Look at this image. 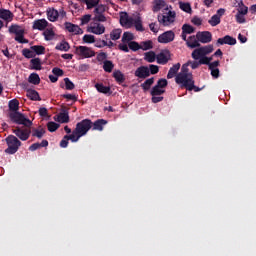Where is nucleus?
<instances>
[{
	"mask_svg": "<svg viewBox=\"0 0 256 256\" xmlns=\"http://www.w3.org/2000/svg\"><path fill=\"white\" fill-rule=\"evenodd\" d=\"M15 41H17L18 43H22V44H26L29 43L28 39H25V32H22L20 34H17L15 36Z\"/></svg>",
	"mask_w": 256,
	"mask_h": 256,
	"instance_id": "52",
	"label": "nucleus"
},
{
	"mask_svg": "<svg viewBox=\"0 0 256 256\" xmlns=\"http://www.w3.org/2000/svg\"><path fill=\"white\" fill-rule=\"evenodd\" d=\"M177 14L175 11H169L167 15H158V22L164 27H169L172 23H175V17Z\"/></svg>",
	"mask_w": 256,
	"mask_h": 256,
	"instance_id": "7",
	"label": "nucleus"
},
{
	"mask_svg": "<svg viewBox=\"0 0 256 256\" xmlns=\"http://www.w3.org/2000/svg\"><path fill=\"white\" fill-rule=\"evenodd\" d=\"M128 47L131 51H139V49H141V44H139V42L136 41H131L128 43Z\"/></svg>",
	"mask_w": 256,
	"mask_h": 256,
	"instance_id": "54",
	"label": "nucleus"
},
{
	"mask_svg": "<svg viewBox=\"0 0 256 256\" xmlns=\"http://www.w3.org/2000/svg\"><path fill=\"white\" fill-rule=\"evenodd\" d=\"M225 9L224 8H219L216 12V14H214L209 20L208 23L209 25H211V27H217V25H219L221 23V18L223 17V15H225Z\"/></svg>",
	"mask_w": 256,
	"mask_h": 256,
	"instance_id": "10",
	"label": "nucleus"
},
{
	"mask_svg": "<svg viewBox=\"0 0 256 256\" xmlns=\"http://www.w3.org/2000/svg\"><path fill=\"white\" fill-rule=\"evenodd\" d=\"M28 81L32 85H39V83H41V78L39 77V74L31 73L29 78H28Z\"/></svg>",
	"mask_w": 256,
	"mask_h": 256,
	"instance_id": "37",
	"label": "nucleus"
},
{
	"mask_svg": "<svg viewBox=\"0 0 256 256\" xmlns=\"http://www.w3.org/2000/svg\"><path fill=\"white\" fill-rule=\"evenodd\" d=\"M52 73L53 75H55L56 77H63V75H65V72L63 71V69L59 68V67H54L52 69Z\"/></svg>",
	"mask_w": 256,
	"mask_h": 256,
	"instance_id": "60",
	"label": "nucleus"
},
{
	"mask_svg": "<svg viewBox=\"0 0 256 256\" xmlns=\"http://www.w3.org/2000/svg\"><path fill=\"white\" fill-rule=\"evenodd\" d=\"M172 41H175V32L172 30L166 31L158 36V43H171Z\"/></svg>",
	"mask_w": 256,
	"mask_h": 256,
	"instance_id": "11",
	"label": "nucleus"
},
{
	"mask_svg": "<svg viewBox=\"0 0 256 256\" xmlns=\"http://www.w3.org/2000/svg\"><path fill=\"white\" fill-rule=\"evenodd\" d=\"M46 131L44 128L34 129L32 132V137H37V139H43V135H45Z\"/></svg>",
	"mask_w": 256,
	"mask_h": 256,
	"instance_id": "49",
	"label": "nucleus"
},
{
	"mask_svg": "<svg viewBox=\"0 0 256 256\" xmlns=\"http://www.w3.org/2000/svg\"><path fill=\"white\" fill-rule=\"evenodd\" d=\"M30 69L34 71H41L43 66H41V59L40 58H33L30 60Z\"/></svg>",
	"mask_w": 256,
	"mask_h": 256,
	"instance_id": "26",
	"label": "nucleus"
},
{
	"mask_svg": "<svg viewBox=\"0 0 256 256\" xmlns=\"http://www.w3.org/2000/svg\"><path fill=\"white\" fill-rule=\"evenodd\" d=\"M8 117L12 123L16 125H24V127H31L33 122L25 117L21 112H9Z\"/></svg>",
	"mask_w": 256,
	"mask_h": 256,
	"instance_id": "2",
	"label": "nucleus"
},
{
	"mask_svg": "<svg viewBox=\"0 0 256 256\" xmlns=\"http://www.w3.org/2000/svg\"><path fill=\"white\" fill-rule=\"evenodd\" d=\"M181 69V63L174 64L168 71L167 79H173V77L177 76L179 70Z\"/></svg>",
	"mask_w": 256,
	"mask_h": 256,
	"instance_id": "23",
	"label": "nucleus"
},
{
	"mask_svg": "<svg viewBox=\"0 0 256 256\" xmlns=\"http://www.w3.org/2000/svg\"><path fill=\"white\" fill-rule=\"evenodd\" d=\"M179 7L185 13H192V11H193V9L191 8V4L190 3L179 2Z\"/></svg>",
	"mask_w": 256,
	"mask_h": 256,
	"instance_id": "47",
	"label": "nucleus"
},
{
	"mask_svg": "<svg viewBox=\"0 0 256 256\" xmlns=\"http://www.w3.org/2000/svg\"><path fill=\"white\" fill-rule=\"evenodd\" d=\"M196 38L198 39L199 43L207 44L213 41V34L209 31H199L196 33Z\"/></svg>",
	"mask_w": 256,
	"mask_h": 256,
	"instance_id": "13",
	"label": "nucleus"
},
{
	"mask_svg": "<svg viewBox=\"0 0 256 256\" xmlns=\"http://www.w3.org/2000/svg\"><path fill=\"white\" fill-rule=\"evenodd\" d=\"M133 25L136 31H145V29L143 28V21L141 20V17H137L136 19H134Z\"/></svg>",
	"mask_w": 256,
	"mask_h": 256,
	"instance_id": "44",
	"label": "nucleus"
},
{
	"mask_svg": "<svg viewBox=\"0 0 256 256\" xmlns=\"http://www.w3.org/2000/svg\"><path fill=\"white\" fill-rule=\"evenodd\" d=\"M96 59L99 63H103V61L104 62L107 61V53L105 52L98 53Z\"/></svg>",
	"mask_w": 256,
	"mask_h": 256,
	"instance_id": "62",
	"label": "nucleus"
},
{
	"mask_svg": "<svg viewBox=\"0 0 256 256\" xmlns=\"http://www.w3.org/2000/svg\"><path fill=\"white\" fill-rule=\"evenodd\" d=\"M94 15H103L105 13V11H107V6L103 5V4H97L96 6H94Z\"/></svg>",
	"mask_w": 256,
	"mask_h": 256,
	"instance_id": "41",
	"label": "nucleus"
},
{
	"mask_svg": "<svg viewBox=\"0 0 256 256\" xmlns=\"http://www.w3.org/2000/svg\"><path fill=\"white\" fill-rule=\"evenodd\" d=\"M121 33H123V30L121 29H113L110 32V38L112 39V41H118V39H121Z\"/></svg>",
	"mask_w": 256,
	"mask_h": 256,
	"instance_id": "40",
	"label": "nucleus"
},
{
	"mask_svg": "<svg viewBox=\"0 0 256 256\" xmlns=\"http://www.w3.org/2000/svg\"><path fill=\"white\" fill-rule=\"evenodd\" d=\"M26 96L31 101H41V96H39V92H37V90L28 89L26 91Z\"/></svg>",
	"mask_w": 256,
	"mask_h": 256,
	"instance_id": "25",
	"label": "nucleus"
},
{
	"mask_svg": "<svg viewBox=\"0 0 256 256\" xmlns=\"http://www.w3.org/2000/svg\"><path fill=\"white\" fill-rule=\"evenodd\" d=\"M10 113H15L19 111V100L12 99L8 103Z\"/></svg>",
	"mask_w": 256,
	"mask_h": 256,
	"instance_id": "27",
	"label": "nucleus"
},
{
	"mask_svg": "<svg viewBox=\"0 0 256 256\" xmlns=\"http://www.w3.org/2000/svg\"><path fill=\"white\" fill-rule=\"evenodd\" d=\"M22 55L26 59H33V57H35V52H33V50L25 48V49L22 50Z\"/></svg>",
	"mask_w": 256,
	"mask_h": 256,
	"instance_id": "50",
	"label": "nucleus"
},
{
	"mask_svg": "<svg viewBox=\"0 0 256 256\" xmlns=\"http://www.w3.org/2000/svg\"><path fill=\"white\" fill-rule=\"evenodd\" d=\"M186 46L189 49H197L201 47V43L199 42V39H197V35L189 36L188 40H186Z\"/></svg>",
	"mask_w": 256,
	"mask_h": 256,
	"instance_id": "17",
	"label": "nucleus"
},
{
	"mask_svg": "<svg viewBox=\"0 0 256 256\" xmlns=\"http://www.w3.org/2000/svg\"><path fill=\"white\" fill-rule=\"evenodd\" d=\"M148 69L150 71V75H157V73H159V66L157 65L150 64Z\"/></svg>",
	"mask_w": 256,
	"mask_h": 256,
	"instance_id": "63",
	"label": "nucleus"
},
{
	"mask_svg": "<svg viewBox=\"0 0 256 256\" xmlns=\"http://www.w3.org/2000/svg\"><path fill=\"white\" fill-rule=\"evenodd\" d=\"M144 61H147V63H155V61H157V54L153 51L144 53Z\"/></svg>",
	"mask_w": 256,
	"mask_h": 256,
	"instance_id": "28",
	"label": "nucleus"
},
{
	"mask_svg": "<svg viewBox=\"0 0 256 256\" xmlns=\"http://www.w3.org/2000/svg\"><path fill=\"white\" fill-rule=\"evenodd\" d=\"M14 135L20 139V141H27L29 137H31V130L29 128L24 127H15V129L12 130Z\"/></svg>",
	"mask_w": 256,
	"mask_h": 256,
	"instance_id": "8",
	"label": "nucleus"
},
{
	"mask_svg": "<svg viewBox=\"0 0 256 256\" xmlns=\"http://www.w3.org/2000/svg\"><path fill=\"white\" fill-rule=\"evenodd\" d=\"M58 123H69V112H60L58 115Z\"/></svg>",
	"mask_w": 256,
	"mask_h": 256,
	"instance_id": "43",
	"label": "nucleus"
},
{
	"mask_svg": "<svg viewBox=\"0 0 256 256\" xmlns=\"http://www.w3.org/2000/svg\"><path fill=\"white\" fill-rule=\"evenodd\" d=\"M171 59V52L169 50H163L156 55V61L158 65H167Z\"/></svg>",
	"mask_w": 256,
	"mask_h": 256,
	"instance_id": "12",
	"label": "nucleus"
},
{
	"mask_svg": "<svg viewBox=\"0 0 256 256\" xmlns=\"http://www.w3.org/2000/svg\"><path fill=\"white\" fill-rule=\"evenodd\" d=\"M83 3L86 4L87 9H93L94 7H97L99 5L101 0H82Z\"/></svg>",
	"mask_w": 256,
	"mask_h": 256,
	"instance_id": "48",
	"label": "nucleus"
},
{
	"mask_svg": "<svg viewBox=\"0 0 256 256\" xmlns=\"http://www.w3.org/2000/svg\"><path fill=\"white\" fill-rule=\"evenodd\" d=\"M114 68H115V65L111 60H105L103 62V69L106 73H111Z\"/></svg>",
	"mask_w": 256,
	"mask_h": 256,
	"instance_id": "39",
	"label": "nucleus"
},
{
	"mask_svg": "<svg viewBox=\"0 0 256 256\" xmlns=\"http://www.w3.org/2000/svg\"><path fill=\"white\" fill-rule=\"evenodd\" d=\"M165 7H167V2H165V0H154L152 11L154 13H159V11H161V9H165Z\"/></svg>",
	"mask_w": 256,
	"mask_h": 256,
	"instance_id": "21",
	"label": "nucleus"
},
{
	"mask_svg": "<svg viewBox=\"0 0 256 256\" xmlns=\"http://www.w3.org/2000/svg\"><path fill=\"white\" fill-rule=\"evenodd\" d=\"M64 83H65V89L67 91H73V89H75V84L71 81V79L64 78Z\"/></svg>",
	"mask_w": 256,
	"mask_h": 256,
	"instance_id": "53",
	"label": "nucleus"
},
{
	"mask_svg": "<svg viewBox=\"0 0 256 256\" xmlns=\"http://www.w3.org/2000/svg\"><path fill=\"white\" fill-rule=\"evenodd\" d=\"M95 88L99 93H103L104 95H107V93H111V88L109 86H105L103 84H95Z\"/></svg>",
	"mask_w": 256,
	"mask_h": 256,
	"instance_id": "32",
	"label": "nucleus"
},
{
	"mask_svg": "<svg viewBox=\"0 0 256 256\" xmlns=\"http://www.w3.org/2000/svg\"><path fill=\"white\" fill-rule=\"evenodd\" d=\"M9 33H13L14 35H20L21 33H25V30L21 28V26L14 24L9 27Z\"/></svg>",
	"mask_w": 256,
	"mask_h": 256,
	"instance_id": "33",
	"label": "nucleus"
},
{
	"mask_svg": "<svg viewBox=\"0 0 256 256\" xmlns=\"http://www.w3.org/2000/svg\"><path fill=\"white\" fill-rule=\"evenodd\" d=\"M31 51L36 55H45V46L42 45H34L30 47Z\"/></svg>",
	"mask_w": 256,
	"mask_h": 256,
	"instance_id": "35",
	"label": "nucleus"
},
{
	"mask_svg": "<svg viewBox=\"0 0 256 256\" xmlns=\"http://www.w3.org/2000/svg\"><path fill=\"white\" fill-rule=\"evenodd\" d=\"M93 128V121L90 119H84L76 124V133L80 134L82 137H85L86 133H89Z\"/></svg>",
	"mask_w": 256,
	"mask_h": 256,
	"instance_id": "5",
	"label": "nucleus"
},
{
	"mask_svg": "<svg viewBox=\"0 0 256 256\" xmlns=\"http://www.w3.org/2000/svg\"><path fill=\"white\" fill-rule=\"evenodd\" d=\"M167 85H168V82H167V79L165 78L159 79L156 84V86L159 87L160 89H165Z\"/></svg>",
	"mask_w": 256,
	"mask_h": 256,
	"instance_id": "61",
	"label": "nucleus"
},
{
	"mask_svg": "<svg viewBox=\"0 0 256 256\" xmlns=\"http://www.w3.org/2000/svg\"><path fill=\"white\" fill-rule=\"evenodd\" d=\"M81 137L83 136L81 134H78L76 129L73 130L72 134L67 135L68 141H71L72 143H77V141H79Z\"/></svg>",
	"mask_w": 256,
	"mask_h": 256,
	"instance_id": "34",
	"label": "nucleus"
},
{
	"mask_svg": "<svg viewBox=\"0 0 256 256\" xmlns=\"http://www.w3.org/2000/svg\"><path fill=\"white\" fill-rule=\"evenodd\" d=\"M56 51H69L71 46L67 41H62L55 46Z\"/></svg>",
	"mask_w": 256,
	"mask_h": 256,
	"instance_id": "30",
	"label": "nucleus"
},
{
	"mask_svg": "<svg viewBox=\"0 0 256 256\" xmlns=\"http://www.w3.org/2000/svg\"><path fill=\"white\" fill-rule=\"evenodd\" d=\"M190 63L191 60L182 65L181 71L175 77V81L177 85H180L181 89H186V91H194L195 93H199V91H201V88L195 86L193 73L189 72Z\"/></svg>",
	"mask_w": 256,
	"mask_h": 256,
	"instance_id": "1",
	"label": "nucleus"
},
{
	"mask_svg": "<svg viewBox=\"0 0 256 256\" xmlns=\"http://www.w3.org/2000/svg\"><path fill=\"white\" fill-rule=\"evenodd\" d=\"M47 17L52 23H55V21L59 19V11H57L55 8H49L47 10Z\"/></svg>",
	"mask_w": 256,
	"mask_h": 256,
	"instance_id": "24",
	"label": "nucleus"
},
{
	"mask_svg": "<svg viewBox=\"0 0 256 256\" xmlns=\"http://www.w3.org/2000/svg\"><path fill=\"white\" fill-rule=\"evenodd\" d=\"M134 18L129 17V14L127 12H121L120 14V25L122 27H125L126 29H131V26L133 25Z\"/></svg>",
	"mask_w": 256,
	"mask_h": 256,
	"instance_id": "14",
	"label": "nucleus"
},
{
	"mask_svg": "<svg viewBox=\"0 0 256 256\" xmlns=\"http://www.w3.org/2000/svg\"><path fill=\"white\" fill-rule=\"evenodd\" d=\"M218 45H237V39L233 36L226 35L223 38L217 40Z\"/></svg>",
	"mask_w": 256,
	"mask_h": 256,
	"instance_id": "18",
	"label": "nucleus"
},
{
	"mask_svg": "<svg viewBox=\"0 0 256 256\" xmlns=\"http://www.w3.org/2000/svg\"><path fill=\"white\" fill-rule=\"evenodd\" d=\"M64 26L69 33H74V35H83V29H81V27L76 24H73L71 22H65Z\"/></svg>",
	"mask_w": 256,
	"mask_h": 256,
	"instance_id": "16",
	"label": "nucleus"
},
{
	"mask_svg": "<svg viewBox=\"0 0 256 256\" xmlns=\"http://www.w3.org/2000/svg\"><path fill=\"white\" fill-rule=\"evenodd\" d=\"M237 7H238V12H240V13H249V7H247L245 5V3H243V0H240Z\"/></svg>",
	"mask_w": 256,
	"mask_h": 256,
	"instance_id": "55",
	"label": "nucleus"
},
{
	"mask_svg": "<svg viewBox=\"0 0 256 256\" xmlns=\"http://www.w3.org/2000/svg\"><path fill=\"white\" fill-rule=\"evenodd\" d=\"M214 48L212 44L206 45V46H199L198 48L194 49L191 57L195 61H199L201 57H207L210 53H213Z\"/></svg>",
	"mask_w": 256,
	"mask_h": 256,
	"instance_id": "4",
	"label": "nucleus"
},
{
	"mask_svg": "<svg viewBox=\"0 0 256 256\" xmlns=\"http://www.w3.org/2000/svg\"><path fill=\"white\" fill-rule=\"evenodd\" d=\"M47 128L50 133H55V131H57V129H59V124H57L55 122H48Z\"/></svg>",
	"mask_w": 256,
	"mask_h": 256,
	"instance_id": "56",
	"label": "nucleus"
},
{
	"mask_svg": "<svg viewBox=\"0 0 256 256\" xmlns=\"http://www.w3.org/2000/svg\"><path fill=\"white\" fill-rule=\"evenodd\" d=\"M75 54L81 57L82 59H91L95 57V52L87 46H78L75 48Z\"/></svg>",
	"mask_w": 256,
	"mask_h": 256,
	"instance_id": "6",
	"label": "nucleus"
},
{
	"mask_svg": "<svg viewBox=\"0 0 256 256\" xmlns=\"http://www.w3.org/2000/svg\"><path fill=\"white\" fill-rule=\"evenodd\" d=\"M14 17L15 15H13V12H11V10L0 8V19H2L3 21H13Z\"/></svg>",
	"mask_w": 256,
	"mask_h": 256,
	"instance_id": "20",
	"label": "nucleus"
},
{
	"mask_svg": "<svg viewBox=\"0 0 256 256\" xmlns=\"http://www.w3.org/2000/svg\"><path fill=\"white\" fill-rule=\"evenodd\" d=\"M153 83H155L154 77L147 79L144 83L140 85V87H142L144 93H146V91H149V89H151Z\"/></svg>",
	"mask_w": 256,
	"mask_h": 256,
	"instance_id": "29",
	"label": "nucleus"
},
{
	"mask_svg": "<svg viewBox=\"0 0 256 256\" xmlns=\"http://www.w3.org/2000/svg\"><path fill=\"white\" fill-rule=\"evenodd\" d=\"M245 15H247V13L237 12V14L235 15L236 22H238L239 24L247 23V19H245Z\"/></svg>",
	"mask_w": 256,
	"mask_h": 256,
	"instance_id": "46",
	"label": "nucleus"
},
{
	"mask_svg": "<svg viewBox=\"0 0 256 256\" xmlns=\"http://www.w3.org/2000/svg\"><path fill=\"white\" fill-rule=\"evenodd\" d=\"M182 31H184V33L187 35H191L192 33H195V27L191 26L190 24H184L182 26Z\"/></svg>",
	"mask_w": 256,
	"mask_h": 256,
	"instance_id": "51",
	"label": "nucleus"
},
{
	"mask_svg": "<svg viewBox=\"0 0 256 256\" xmlns=\"http://www.w3.org/2000/svg\"><path fill=\"white\" fill-rule=\"evenodd\" d=\"M135 77H138L139 79H147L151 75V72L149 71V67L147 66H140L136 69L134 73Z\"/></svg>",
	"mask_w": 256,
	"mask_h": 256,
	"instance_id": "15",
	"label": "nucleus"
},
{
	"mask_svg": "<svg viewBox=\"0 0 256 256\" xmlns=\"http://www.w3.org/2000/svg\"><path fill=\"white\" fill-rule=\"evenodd\" d=\"M163 93H165V89L160 88L159 86H156V85L154 87H152V89L150 91V95L152 97H157V96L163 95Z\"/></svg>",
	"mask_w": 256,
	"mask_h": 256,
	"instance_id": "38",
	"label": "nucleus"
},
{
	"mask_svg": "<svg viewBox=\"0 0 256 256\" xmlns=\"http://www.w3.org/2000/svg\"><path fill=\"white\" fill-rule=\"evenodd\" d=\"M113 77L119 85H121V83H125V75L121 71L118 70L113 72Z\"/></svg>",
	"mask_w": 256,
	"mask_h": 256,
	"instance_id": "36",
	"label": "nucleus"
},
{
	"mask_svg": "<svg viewBox=\"0 0 256 256\" xmlns=\"http://www.w3.org/2000/svg\"><path fill=\"white\" fill-rule=\"evenodd\" d=\"M43 35L45 41H53L55 37V32L53 31V29H46L44 30Z\"/></svg>",
	"mask_w": 256,
	"mask_h": 256,
	"instance_id": "42",
	"label": "nucleus"
},
{
	"mask_svg": "<svg viewBox=\"0 0 256 256\" xmlns=\"http://www.w3.org/2000/svg\"><path fill=\"white\" fill-rule=\"evenodd\" d=\"M95 47H97L98 49H103V47H107V40H95Z\"/></svg>",
	"mask_w": 256,
	"mask_h": 256,
	"instance_id": "59",
	"label": "nucleus"
},
{
	"mask_svg": "<svg viewBox=\"0 0 256 256\" xmlns=\"http://www.w3.org/2000/svg\"><path fill=\"white\" fill-rule=\"evenodd\" d=\"M83 43H95V37L91 34H85L82 38Z\"/></svg>",
	"mask_w": 256,
	"mask_h": 256,
	"instance_id": "57",
	"label": "nucleus"
},
{
	"mask_svg": "<svg viewBox=\"0 0 256 256\" xmlns=\"http://www.w3.org/2000/svg\"><path fill=\"white\" fill-rule=\"evenodd\" d=\"M140 49H142V51H149L153 49V40H146L140 42Z\"/></svg>",
	"mask_w": 256,
	"mask_h": 256,
	"instance_id": "31",
	"label": "nucleus"
},
{
	"mask_svg": "<svg viewBox=\"0 0 256 256\" xmlns=\"http://www.w3.org/2000/svg\"><path fill=\"white\" fill-rule=\"evenodd\" d=\"M48 25H49V22H47V20L38 19L33 22L32 29H37L38 31H45Z\"/></svg>",
	"mask_w": 256,
	"mask_h": 256,
	"instance_id": "19",
	"label": "nucleus"
},
{
	"mask_svg": "<svg viewBox=\"0 0 256 256\" xmlns=\"http://www.w3.org/2000/svg\"><path fill=\"white\" fill-rule=\"evenodd\" d=\"M87 32L93 33L94 35H103V33H105V25L99 22H92L87 27Z\"/></svg>",
	"mask_w": 256,
	"mask_h": 256,
	"instance_id": "9",
	"label": "nucleus"
},
{
	"mask_svg": "<svg viewBox=\"0 0 256 256\" xmlns=\"http://www.w3.org/2000/svg\"><path fill=\"white\" fill-rule=\"evenodd\" d=\"M80 21H81L80 25H87V23H89V21H91V14L83 15L81 17Z\"/></svg>",
	"mask_w": 256,
	"mask_h": 256,
	"instance_id": "64",
	"label": "nucleus"
},
{
	"mask_svg": "<svg viewBox=\"0 0 256 256\" xmlns=\"http://www.w3.org/2000/svg\"><path fill=\"white\" fill-rule=\"evenodd\" d=\"M135 39V36L131 32H124L122 36V43H131Z\"/></svg>",
	"mask_w": 256,
	"mask_h": 256,
	"instance_id": "45",
	"label": "nucleus"
},
{
	"mask_svg": "<svg viewBox=\"0 0 256 256\" xmlns=\"http://www.w3.org/2000/svg\"><path fill=\"white\" fill-rule=\"evenodd\" d=\"M6 144H7L8 148L5 150V153H7L8 155H15V153H17V151H19V148L22 145L19 138H17L14 135H9L6 138Z\"/></svg>",
	"mask_w": 256,
	"mask_h": 256,
	"instance_id": "3",
	"label": "nucleus"
},
{
	"mask_svg": "<svg viewBox=\"0 0 256 256\" xmlns=\"http://www.w3.org/2000/svg\"><path fill=\"white\" fill-rule=\"evenodd\" d=\"M93 21H96L97 23H105L107 17H105V14H95Z\"/></svg>",
	"mask_w": 256,
	"mask_h": 256,
	"instance_id": "58",
	"label": "nucleus"
},
{
	"mask_svg": "<svg viewBox=\"0 0 256 256\" xmlns=\"http://www.w3.org/2000/svg\"><path fill=\"white\" fill-rule=\"evenodd\" d=\"M107 125V120L105 119H98L94 123L92 122V129L93 131H103V127Z\"/></svg>",
	"mask_w": 256,
	"mask_h": 256,
	"instance_id": "22",
	"label": "nucleus"
}]
</instances>
